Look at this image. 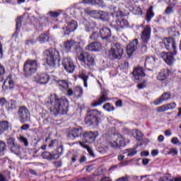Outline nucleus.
Returning a JSON list of instances; mask_svg holds the SVG:
<instances>
[{"label": "nucleus", "mask_w": 181, "mask_h": 181, "mask_svg": "<svg viewBox=\"0 0 181 181\" xmlns=\"http://www.w3.org/2000/svg\"><path fill=\"white\" fill-rule=\"evenodd\" d=\"M168 31L170 36H171L172 35H173L174 32L176 31V28H173V27H170L168 28Z\"/></svg>", "instance_id": "58"}, {"label": "nucleus", "mask_w": 181, "mask_h": 181, "mask_svg": "<svg viewBox=\"0 0 181 181\" xmlns=\"http://www.w3.org/2000/svg\"><path fill=\"white\" fill-rule=\"evenodd\" d=\"M57 83L60 90H67L69 88V83L65 80H58Z\"/></svg>", "instance_id": "31"}, {"label": "nucleus", "mask_w": 181, "mask_h": 181, "mask_svg": "<svg viewBox=\"0 0 181 181\" xmlns=\"http://www.w3.org/2000/svg\"><path fill=\"white\" fill-rule=\"evenodd\" d=\"M109 100L108 92L107 90H103L100 97L96 101L93 102L92 105L93 107H98V105H102Z\"/></svg>", "instance_id": "17"}, {"label": "nucleus", "mask_w": 181, "mask_h": 181, "mask_svg": "<svg viewBox=\"0 0 181 181\" xmlns=\"http://www.w3.org/2000/svg\"><path fill=\"white\" fill-rule=\"evenodd\" d=\"M94 15H100V11L97 10H91L90 11V16H94Z\"/></svg>", "instance_id": "63"}, {"label": "nucleus", "mask_w": 181, "mask_h": 181, "mask_svg": "<svg viewBox=\"0 0 181 181\" xmlns=\"http://www.w3.org/2000/svg\"><path fill=\"white\" fill-rule=\"evenodd\" d=\"M113 18H116V21L115 23H110L111 26H112L116 30L119 31L121 29H124V28H127L128 26V21L122 18L124 16V13L122 11H118L117 13H115L112 14Z\"/></svg>", "instance_id": "4"}, {"label": "nucleus", "mask_w": 181, "mask_h": 181, "mask_svg": "<svg viewBox=\"0 0 181 181\" xmlns=\"http://www.w3.org/2000/svg\"><path fill=\"white\" fill-rule=\"evenodd\" d=\"M157 111H158V112H165V111H168V107L166 105L160 106L158 107Z\"/></svg>", "instance_id": "52"}, {"label": "nucleus", "mask_w": 181, "mask_h": 181, "mask_svg": "<svg viewBox=\"0 0 181 181\" xmlns=\"http://www.w3.org/2000/svg\"><path fill=\"white\" fill-rule=\"evenodd\" d=\"M18 141L21 142V144H23L24 146H29V141H28V139L26 137L23 136H20L18 137Z\"/></svg>", "instance_id": "37"}, {"label": "nucleus", "mask_w": 181, "mask_h": 181, "mask_svg": "<svg viewBox=\"0 0 181 181\" xmlns=\"http://www.w3.org/2000/svg\"><path fill=\"white\" fill-rule=\"evenodd\" d=\"M83 24L85 25V29L86 32H93L97 24L94 21H88L87 20H84Z\"/></svg>", "instance_id": "24"}, {"label": "nucleus", "mask_w": 181, "mask_h": 181, "mask_svg": "<svg viewBox=\"0 0 181 181\" xmlns=\"http://www.w3.org/2000/svg\"><path fill=\"white\" fill-rule=\"evenodd\" d=\"M100 18L102 21H108V13L102 11V13H100Z\"/></svg>", "instance_id": "43"}, {"label": "nucleus", "mask_w": 181, "mask_h": 181, "mask_svg": "<svg viewBox=\"0 0 181 181\" xmlns=\"http://www.w3.org/2000/svg\"><path fill=\"white\" fill-rule=\"evenodd\" d=\"M153 64H155V57H148L146 59L145 66L148 67V70H149V67H153Z\"/></svg>", "instance_id": "30"}, {"label": "nucleus", "mask_w": 181, "mask_h": 181, "mask_svg": "<svg viewBox=\"0 0 181 181\" xmlns=\"http://www.w3.org/2000/svg\"><path fill=\"white\" fill-rule=\"evenodd\" d=\"M170 175L167 174L166 175H165L163 177H160L159 179V181H172V179L170 178Z\"/></svg>", "instance_id": "49"}, {"label": "nucleus", "mask_w": 181, "mask_h": 181, "mask_svg": "<svg viewBox=\"0 0 181 181\" xmlns=\"http://www.w3.org/2000/svg\"><path fill=\"white\" fill-rule=\"evenodd\" d=\"M82 4H87L88 5H93V0H83Z\"/></svg>", "instance_id": "61"}, {"label": "nucleus", "mask_w": 181, "mask_h": 181, "mask_svg": "<svg viewBox=\"0 0 181 181\" xmlns=\"http://www.w3.org/2000/svg\"><path fill=\"white\" fill-rule=\"evenodd\" d=\"M133 134H136V139L138 141H141V138H142V136H144V135L142 134V132L139 130H135Z\"/></svg>", "instance_id": "45"}, {"label": "nucleus", "mask_w": 181, "mask_h": 181, "mask_svg": "<svg viewBox=\"0 0 181 181\" xmlns=\"http://www.w3.org/2000/svg\"><path fill=\"white\" fill-rule=\"evenodd\" d=\"M171 144H173L174 145H177L179 144V139L177 137H173L171 139Z\"/></svg>", "instance_id": "60"}, {"label": "nucleus", "mask_w": 181, "mask_h": 181, "mask_svg": "<svg viewBox=\"0 0 181 181\" xmlns=\"http://www.w3.org/2000/svg\"><path fill=\"white\" fill-rule=\"evenodd\" d=\"M7 103L8 102H6V99H5V98H1L0 99V105L2 107H4V105H6Z\"/></svg>", "instance_id": "59"}, {"label": "nucleus", "mask_w": 181, "mask_h": 181, "mask_svg": "<svg viewBox=\"0 0 181 181\" xmlns=\"http://www.w3.org/2000/svg\"><path fill=\"white\" fill-rule=\"evenodd\" d=\"M49 148H54V146H57V140L54 139L51 141V143L48 145Z\"/></svg>", "instance_id": "54"}, {"label": "nucleus", "mask_w": 181, "mask_h": 181, "mask_svg": "<svg viewBox=\"0 0 181 181\" xmlns=\"http://www.w3.org/2000/svg\"><path fill=\"white\" fill-rule=\"evenodd\" d=\"M62 65L67 73H73L74 71V69H76L73 59H71V58L69 57L64 58L62 61Z\"/></svg>", "instance_id": "12"}, {"label": "nucleus", "mask_w": 181, "mask_h": 181, "mask_svg": "<svg viewBox=\"0 0 181 181\" xmlns=\"http://www.w3.org/2000/svg\"><path fill=\"white\" fill-rule=\"evenodd\" d=\"M77 29V21L71 20L68 22L67 26L63 28L64 35H70L71 32H73Z\"/></svg>", "instance_id": "19"}, {"label": "nucleus", "mask_w": 181, "mask_h": 181, "mask_svg": "<svg viewBox=\"0 0 181 181\" xmlns=\"http://www.w3.org/2000/svg\"><path fill=\"white\" fill-rule=\"evenodd\" d=\"M77 45V42L74 40H67L64 42V49L66 52H70L72 47H74Z\"/></svg>", "instance_id": "25"}, {"label": "nucleus", "mask_w": 181, "mask_h": 181, "mask_svg": "<svg viewBox=\"0 0 181 181\" xmlns=\"http://www.w3.org/2000/svg\"><path fill=\"white\" fill-rule=\"evenodd\" d=\"M10 151L15 153L16 155H20L21 153V145H18V143H16L14 145L9 147Z\"/></svg>", "instance_id": "32"}, {"label": "nucleus", "mask_w": 181, "mask_h": 181, "mask_svg": "<svg viewBox=\"0 0 181 181\" xmlns=\"http://www.w3.org/2000/svg\"><path fill=\"white\" fill-rule=\"evenodd\" d=\"M0 181H8V180H6V177H5L2 173H0Z\"/></svg>", "instance_id": "64"}, {"label": "nucleus", "mask_w": 181, "mask_h": 181, "mask_svg": "<svg viewBox=\"0 0 181 181\" xmlns=\"http://www.w3.org/2000/svg\"><path fill=\"white\" fill-rule=\"evenodd\" d=\"M8 129H9V122L8 121L0 122V135H2Z\"/></svg>", "instance_id": "29"}, {"label": "nucleus", "mask_w": 181, "mask_h": 181, "mask_svg": "<svg viewBox=\"0 0 181 181\" xmlns=\"http://www.w3.org/2000/svg\"><path fill=\"white\" fill-rule=\"evenodd\" d=\"M100 36L103 40H108L111 37V30L108 28H103L100 30Z\"/></svg>", "instance_id": "23"}, {"label": "nucleus", "mask_w": 181, "mask_h": 181, "mask_svg": "<svg viewBox=\"0 0 181 181\" xmlns=\"http://www.w3.org/2000/svg\"><path fill=\"white\" fill-rule=\"evenodd\" d=\"M100 119H101V112H99L97 110H90V114L85 118V123L88 127H91V125H98Z\"/></svg>", "instance_id": "6"}, {"label": "nucleus", "mask_w": 181, "mask_h": 181, "mask_svg": "<svg viewBox=\"0 0 181 181\" xmlns=\"http://www.w3.org/2000/svg\"><path fill=\"white\" fill-rule=\"evenodd\" d=\"M160 98L163 101H166V100H169V98H170V93H164Z\"/></svg>", "instance_id": "46"}, {"label": "nucleus", "mask_w": 181, "mask_h": 181, "mask_svg": "<svg viewBox=\"0 0 181 181\" xmlns=\"http://www.w3.org/2000/svg\"><path fill=\"white\" fill-rule=\"evenodd\" d=\"M132 74L136 77V80H139V77H145V72L141 67L134 69Z\"/></svg>", "instance_id": "26"}, {"label": "nucleus", "mask_w": 181, "mask_h": 181, "mask_svg": "<svg viewBox=\"0 0 181 181\" xmlns=\"http://www.w3.org/2000/svg\"><path fill=\"white\" fill-rule=\"evenodd\" d=\"M43 56L50 67H57L60 65V54L56 49L52 48L44 51Z\"/></svg>", "instance_id": "2"}, {"label": "nucleus", "mask_w": 181, "mask_h": 181, "mask_svg": "<svg viewBox=\"0 0 181 181\" xmlns=\"http://www.w3.org/2000/svg\"><path fill=\"white\" fill-rule=\"evenodd\" d=\"M165 105L167 107V110H174V108H176V103L175 102L167 104Z\"/></svg>", "instance_id": "50"}, {"label": "nucleus", "mask_w": 181, "mask_h": 181, "mask_svg": "<svg viewBox=\"0 0 181 181\" xmlns=\"http://www.w3.org/2000/svg\"><path fill=\"white\" fill-rule=\"evenodd\" d=\"M17 115L21 124H25V122H29L30 121V112H29V109L25 106L19 107Z\"/></svg>", "instance_id": "9"}, {"label": "nucleus", "mask_w": 181, "mask_h": 181, "mask_svg": "<svg viewBox=\"0 0 181 181\" xmlns=\"http://www.w3.org/2000/svg\"><path fill=\"white\" fill-rule=\"evenodd\" d=\"M5 81H6V83L8 84V88H13V86L15 84V82L12 79V76L11 75H9L7 77V78Z\"/></svg>", "instance_id": "38"}, {"label": "nucleus", "mask_w": 181, "mask_h": 181, "mask_svg": "<svg viewBox=\"0 0 181 181\" xmlns=\"http://www.w3.org/2000/svg\"><path fill=\"white\" fill-rule=\"evenodd\" d=\"M81 135H83V129L79 127L76 128H73L71 130H70L68 132L67 138L68 139H71V141H73L74 139H76V138L81 136Z\"/></svg>", "instance_id": "15"}, {"label": "nucleus", "mask_w": 181, "mask_h": 181, "mask_svg": "<svg viewBox=\"0 0 181 181\" xmlns=\"http://www.w3.org/2000/svg\"><path fill=\"white\" fill-rule=\"evenodd\" d=\"M100 35H98V32H93L92 35L89 37L90 40H98Z\"/></svg>", "instance_id": "44"}, {"label": "nucleus", "mask_w": 181, "mask_h": 181, "mask_svg": "<svg viewBox=\"0 0 181 181\" xmlns=\"http://www.w3.org/2000/svg\"><path fill=\"white\" fill-rule=\"evenodd\" d=\"M104 110H106V111H114L115 108L111 105L110 103H106L103 105Z\"/></svg>", "instance_id": "42"}, {"label": "nucleus", "mask_w": 181, "mask_h": 181, "mask_svg": "<svg viewBox=\"0 0 181 181\" xmlns=\"http://www.w3.org/2000/svg\"><path fill=\"white\" fill-rule=\"evenodd\" d=\"M100 49H101V43L98 42H92L85 47V49L88 52H98Z\"/></svg>", "instance_id": "22"}, {"label": "nucleus", "mask_w": 181, "mask_h": 181, "mask_svg": "<svg viewBox=\"0 0 181 181\" xmlns=\"http://www.w3.org/2000/svg\"><path fill=\"white\" fill-rule=\"evenodd\" d=\"M60 13H62V11L58 10L57 11H49L48 15H49L50 18H59L60 16Z\"/></svg>", "instance_id": "39"}, {"label": "nucleus", "mask_w": 181, "mask_h": 181, "mask_svg": "<svg viewBox=\"0 0 181 181\" xmlns=\"http://www.w3.org/2000/svg\"><path fill=\"white\" fill-rule=\"evenodd\" d=\"M168 153L170 155H173V156H175V155H177V149H176V148H170Z\"/></svg>", "instance_id": "55"}, {"label": "nucleus", "mask_w": 181, "mask_h": 181, "mask_svg": "<svg viewBox=\"0 0 181 181\" xmlns=\"http://www.w3.org/2000/svg\"><path fill=\"white\" fill-rule=\"evenodd\" d=\"M155 16V13H153V7L151 6L150 8L147 11L146 13V21L149 23L152 18Z\"/></svg>", "instance_id": "34"}, {"label": "nucleus", "mask_w": 181, "mask_h": 181, "mask_svg": "<svg viewBox=\"0 0 181 181\" xmlns=\"http://www.w3.org/2000/svg\"><path fill=\"white\" fill-rule=\"evenodd\" d=\"M82 138L83 139L84 141H78L79 144L81 145V146H82V148H84L85 149H87L89 155L90 156H95V155L94 154V151H93V149H91V148H90L87 144H86V143L88 144H93V142H94V141H95L97 136H98V132H85L82 133Z\"/></svg>", "instance_id": "3"}, {"label": "nucleus", "mask_w": 181, "mask_h": 181, "mask_svg": "<svg viewBox=\"0 0 181 181\" xmlns=\"http://www.w3.org/2000/svg\"><path fill=\"white\" fill-rule=\"evenodd\" d=\"M169 73H170L169 69H162L157 76L158 80L160 81H164L165 78H168Z\"/></svg>", "instance_id": "27"}, {"label": "nucleus", "mask_w": 181, "mask_h": 181, "mask_svg": "<svg viewBox=\"0 0 181 181\" xmlns=\"http://www.w3.org/2000/svg\"><path fill=\"white\" fill-rule=\"evenodd\" d=\"M23 71L25 77H30L37 71V60L28 59L23 64Z\"/></svg>", "instance_id": "5"}, {"label": "nucleus", "mask_w": 181, "mask_h": 181, "mask_svg": "<svg viewBox=\"0 0 181 181\" xmlns=\"http://www.w3.org/2000/svg\"><path fill=\"white\" fill-rule=\"evenodd\" d=\"M138 49V39H134L127 46L128 56H131Z\"/></svg>", "instance_id": "21"}, {"label": "nucleus", "mask_w": 181, "mask_h": 181, "mask_svg": "<svg viewBox=\"0 0 181 181\" xmlns=\"http://www.w3.org/2000/svg\"><path fill=\"white\" fill-rule=\"evenodd\" d=\"M113 141L110 142V146L112 148H121V146H125V139L121 134H115L113 136Z\"/></svg>", "instance_id": "11"}, {"label": "nucleus", "mask_w": 181, "mask_h": 181, "mask_svg": "<svg viewBox=\"0 0 181 181\" xmlns=\"http://www.w3.org/2000/svg\"><path fill=\"white\" fill-rule=\"evenodd\" d=\"M49 77L46 73L37 74L33 77V81L37 83V84H47L49 83Z\"/></svg>", "instance_id": "14"}, {"label": "nucleus", "mask_w": 181, "mask_h": 181, "mask_svg": "<svg viewBox=\"0 0 181 181\" xmlns=\"http://www.w3.org/2000/svg\"><path fill=\"white\" fill-rule=\"evenodd\" d=\"M60 155H62V152L60 153H50L47 151H45L42 153L41 156L43 159H47V160H52V159H59L60 158Z\"/></svg>", "instance_id": "20"}, {"label": "nucleus", "mask_w": 181, "mask_h": 181, "mask_svg": "<svg viewBox=\"0 0 181 181\" xmlns=\"http://www.w3.org/2000/svg\"><path fill=\"white\" fill-rule=\"evenodd\" d=\"M164 45L167 50L173 52L174 55L177 54V51L176 50V42L173 38H165L164 40Z\"/></svg>", "instance_id": "13"}, {"label": "nucleus", "mask_w": 181, "mask_h": 181, "mask_svg": "<svg viewBox=\"0 0 181 181\" xmlns=\"http://www.w3.org/2000/svg\"><path fill=\"white\" fill-rule=\"evenodd\" d=\"M21 26H22V16H19L16 20V30L14 35H18L19 33V30L21 29Z\"/></svg>", "instance_id": "35"}, {"label": "nucleus", "mask_w": 181, "mask_h": 181, "mask_svg": "<svg viewBox=\"0 0 181 181\" xmlns=\"http://www.w3.org/2000/svg\"><path fill=\"white\" fill-rule=\"evenodd\" d=\"M175 12V10L173 9V7L169 6L166 8L165 11V15H170L171 13H173Z\"/></svg>", "instance_id": "48"}, {"label": "nucleus", "mask_w": 181, "mask_h": 181, "mask_svg": "<svg viewBox=\"0 0 181 181\" xmlns=\"http://www.w3.org/2000/svg\"><path fill=\"white\" fill-rule=\"evenodd\" d=\"M30 128V125H29L28 124H25L21 127L20 129H21V131H26V130L29 129Z\"/></svg>", "instance_id": "56"}, {"label": "nucleus", "mask_w": 181, "mask_h": 181, "mask_svg": "<svg viewBox=\"0 0 181 181\" xmlns=\"http://www.w3.org/2000/svg\"><path fill=\"white\" fill-rule=\"evenodd\" d=\"M37 40L40 42V43H46L47 42H49V37L48 34L44 33V34H41Z\"/></svg>", "instance_id": "33"}, {"label": "nucleus", "mask_w": 181, "mask_h": 181, "mask_svg": "<svg viewBox=\"0 0 181 181\" xmlns=\"http://www.w3.org/2000/svg\"><path fill=\"white\" fill-rule=\"evenodd\" d=\"M148 81H144L142 83L137 85L138 88H145V86H147Z\"/></svg>", "instance_id": "53"}, {"label": "nucleus", "mask_w": 181, "mask_h": 181, "mask_svg": "<svg viewBox=\"0 0 181 181\" xmlns=\"http://www.w3.org/2000/svg\"><path fill=\"white\" fill-rule=\"evenodd\" d=\"M4 74H5V68L4 66L0 64V81H2L4 80Z\"/></svg>", "instance_id": "47"}, {"label": "nucleus", "mask_w": 181, "mask_h": 181, "mask_svg": "<svg viewBox=\"0 0 181 181\" xmlns=\"http://www.w3.org/2000/svg\"><path fill=\"white\" fill-rule=\"evenodd\" d=\"M175 54H173V52H163L161 53V57L165 62L168 66H172L175 62Z\"/></svg>", "instance_id": "18"}, {"label": "nucleus", "mask_w": 181, "mask_h": 181, "mask_svg": "<svg viewBox=\"0 0 181 181\" xmlns=\"http://www.w3.org/2000/svg\"><path fill=\"white\" fill-rule=\"evenodd\" d=\"M5 152H6V143L0 140V153L5 155Z\"/></svg>", "instance_id": "36"}, {"label": "nucleus", "mask_w": 181, "mask_h": 181, "mask_svg": "<svg viewBox=\"0 0 181 181\" xmlns=\"http://www.w3.org/2000/svg\"><path fill=\"white\" fill-rule=\"evenodd\" d=\"M108 147L104 146V147H98V151L100 152V153H105V152H107Z\"/></svg>", "instance_id": "51"}, {"label": "nucleus", "mask_w": 181, "mask_h": 181, "mask_svg": "<svg viewBox=\"0 0 181 181\" xmlns=\"http://www.w3.org/2000/svg\"><path fill=\"white\" fill-rule=\"evenodd\" d=\"M122 53H124V49L121 47V45L116 43L115 47L109 51L108 56L111 60H115V59H121Z\"/></svg>", "instance_id": "10"}, {"label": "nucleus", "mask_w": 181, "mask_h": 181, "mask_svg": "<svg viewBox=\"0 0 181 181\" xmlns=\"http://www.w3.org/2000/svg\"><path fill=\"white\" fill-rule=\"evenodd\" d=\"M151 26L146 25L141 32V51L144 52H146V50H148V47H149V40H151Z\"/></svg>", "instance_id": "7"}, {"label": "nucleus", "mask_w": 181, "mask_h": 181, "mask_svg": "<svg viewBox=\"0 0 181 181\" xmlns=\"http://www.w3.org/2000/svg\"><path fill=\"white\" fill-rule=\"evenodd\" d=\"M137 153L136 148H127L123 151V155H126L127 157L132 158Z\"/></svg>", "instance_id": "28"}, {"label": "nucleus", "mask_w": 181, "mask_h": 181, "mask_svg": "<svg viewBox=\"0 0 181 181\" xmlns=\"http://www.w3.org/2000/svg\"><path fill=\"white\" fill-rule=\"evenodd\" d=\"M103 0H93V5H103Z\"/></svg>", "instance_id": "62"}, {"label": "nucleus", "mask_w": 181, "mask_h": 181, "mask_svg": "<svg viewBox=\"0 0 181 181\" xmlns=\"http://www.w3.org/2000/svg\"><path fill=\"white\" fill-rule=\"evenodd\" d=\"M129 179H130L129 176L126 175L125 177H122L119 178L116 181H131Z\"/></svg>", "instance_id": "57"}, {"label": "nucleus", "mask_w": 181, "mask_h": 181, "mask_svg": "<svg viewBox=\"0 0 181 181\" xmlns=\"http://www.w3.org/2000/svg\"><path fill=\"white\" fill-rule=\"evenodd\" d=\"M80 78H81L83 81L84 87H87V80H88V75H86L85 74H82L79 76Z\"/></svg>", "instance_id": "41"}, {"label": "nucleus", "mask_w": 181, "mask_h": 181, "mask_svg": "<svg viewBox=\"0 0 181 181\" xmlns=\"http://www.w3.org/2000/svg\"><path fill=\"white\" fill-rule=\"evenodd\" d=\"M51 107L50 112L52 115H59V114H67L69 111V101L64 98H57L56 94H52L49 96Z\"/></svg>", "instance_id": "1"}, {"label": "nucleus", "mask_w": 181, "mask_h": 181, "mask_svg": "<svg viewBox=\"0 0 181 181\" xmlns=\"http://www.w3.org/2000/svg\"><path fill=\"white\" fill-rule=\"evenodd\" d=\"M78 60L84 63L85 67H91L95 66V55L90 54L88 52H81L78 56Z\"/></svg>", "instance_id": "8"}, {"label": "nucleus", "mask_w": 181, "mask_h": 181, "mask_svg": "<svg viewBox=\"0 0 181 181\" xmlns=\"http://www.w3.org/2000/svg\"><path fill=\"white\" fill-rule=\"evenodd\" d=\"M6 142L8 148H11L12 146L16 144V141L13 137H9L8 139H7Z\"/></svg>", "instance_id": "40"}, {"label": "nucleus", "mask_w": 181, "mask_h": 181, "mask_svg": "<svg viewBox=\"0 0 181 181\" xmlns=\"http://www.w3.org/2000/svg\"><path fill=\"white\" fill-rule=\"evenodd\" d=\"M67 95L69 97L74 96L75 98H81L83 97V88L76 86L74 89L69 88L67 90Z\"/></svg>", "instance_id": "16"}]
</instances>
